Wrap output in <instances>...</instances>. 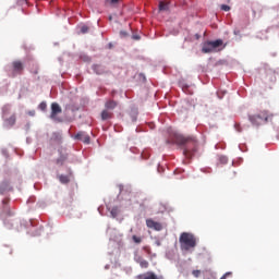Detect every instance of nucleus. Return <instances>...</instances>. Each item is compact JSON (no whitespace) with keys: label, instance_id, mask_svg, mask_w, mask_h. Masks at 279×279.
<instances>
[{"label":"nucleus","instance_id":"obj_1","mask_svg":"<svg viewBox=\"0 0 279 279\" xmlns=\"http://www.w3.org/2000/svg\"><path fill=\"white\" fill-rule=\"evenodd\" d=\"M173 143H175V145H179L180 147H183V154L187 158H190V156H193V154L197 151V147L199 145V143L197 142V137L193 135H174Z\"/></svg>","mask_w":279,"mask_h":279},{"label":"nucleus","instance_id":"obj_2","mask_svg":"<svg viewBox=\"0 0 279 279\" xmlns=\"http://www.w3.org/2000/svg\"><path fill=\"white\" fill-rule=\"evenodd\" d=\"M179 243L181 252H193L197 247V236L193 233L183 232L180 234Z\"/></svg>","mask_w":279,"mask_h":279},{"label":"nucleus","instance_id":"obj_3","mask_svg":"<svg viewBox=\"0 0 279 279\" xmlns=\"http://www.w3.org/2000/svg\"><path fill=\"white\" fill-rule=\"evenodd\" d=\"M248 121H251L252 125L258 128V125H260L262 123H267V121H269V114L267 113V111L251 114L248 116Z\"/></svg>","mask_w":279,"mask_h":279},{"label":"nucleus","instance_id":"obj_4","mask_svg":"<svg viewBox=\"0 0 279 279\" xmlns=\"http://www.w3.org/2000/svg\"><path fill=\"white\" fill-rule=\"evenodd\" d=\"M25 65L21 60H15L11 63V77H16V75H23Z\"/></svg>","mask_w":279,"mask_h":279},{"label":"nucleus","instance_id":"obj_5","mask_svg":"<svg viewBox=\"0 0 279 279\" xmlns=\"http://www.w3.org/2000/svg\"><path fill=\"white\" fill-rule=\"evenodd\" d=\"M74 138L76 141H82L83 143H85V145H89L90 144V135L86 134V132L81 131L78 132Z\"/></svg>","mask_w":279,"mask_h":279},{"label":"nucleus","instance_id":"obj_6","mask_svg":"<svg viewBox=\"0 0 279 279\" xmlns=\"http://www.w3.org/2000/svg\"><path fill=\"white\" fill-rule=\"evenodd\" d=\"M60 113H62V108L60 107V105H58V102H52L50 119L56 121V117H58V114Z\"/></svg>","mask_w":279,"mask_h":279},{"label":"nucleus","instance_id":"obj_7","mask_svg":"<svg viewBox=\"0 0 279 279\" xmlns=\"http://www.w3.org/2000/svg\"><path fill=\"white\" fill-rule=\"evenodd\" d=\"M146 226L147 228H150V230H156L157 232H160V230H162V223L154 221V219H147Z\"/></svg>","mask_w":279,"mask_h":279},{"label":"nucleus","instance_id":"obj_8","mask_svg":"<svg viewBox=\"0 0 279 279\" xmlns=\"http://www.w3.org/2000/svg\"><path fill=\"white\" fill-rule=\"evenodd\" d=\"M135 263L140 265L142 269H148L149 268V262H147L143 256L135 255L134 257Z\"/></svg>","mask_w":279,"mask_h":279},{"label":"nucleus","instance_id":"obj_9","mask_svg":"<svg viewBox=\"0 0 279 279\" xmlns=\"http://www.w3.org/2000/svg\"><path fill=\"white\" fill-rule=\"evenodd\" d=\"M62 143V135L60 133H52L50 136V145H60Z\"/></svg>","mask_w":279,"mask_h":279},{"label":"nucleus","instance_id":"obj_10","mask_svg":"<svg viewBox=\"0 0 279 279\" xmlns=\"http://www.w3.org/2000/svg\"><path fill=\"white\" fill-rule=\"evenodd\" d=\"M213 51H215V49L213 48L210 41H206L203 45L202 52L203 53H213Z\"/></svg>","mask_w":279,"mask_h":279},{"label":"nucleus","instance_id":"obj_11","mask_svg":"<svg viewBox=\"0 0 279 279\" xmlns=\"http://www.w3.org/2000/svg\"><path fill=\"white\" fill-rule=\"evenodd\" d=\"M100 117H101L102 121H108V119H112L113 113H112V111H109L108 109H105V110H102Z\"/></svg>","mask_w":279,"mask_h":279},{"label":"nucleus","instance_id":"obj_12","mask_svg":"<svg viewBox=\"0 0 279 279\" xmlns=\"http://www.w3.org/2000/svg\"><path fill=\"white\" fill-rule=\"evenodd\" d=\"M214 51H217V49H219V47H222L223 46V40L221 39H217V40H214V41H209Z\"/></svg>","mask_w":279,"mask_h":279},{"label":"nucleus","instance_id":"obj_13","mask_svg":"<svg viewBox=\"0 0 279 279\" xmlns=\"http://www.w3.org/2000/svg\"><path fill=\"white\" fill-rule=\"evenodd\" d=\"M117 106H118V102L114 100H107L105 104V108L107 110H114V108H117Z\"/></svg>","mask_w":279,"mask_h":279},{"label":"nucleus","instance_id":"obj_14","mask_svg":"<svg viewBox=\"0 0 279 279\" xmlns=\"http://www.w3.org/2000/svg\"><path fill=\"white\" fill-rule=\"evenodd\" d=\"M5 191H10V182H8V181H3L0 184V194L3 195V193H5Z\"/></svg>","mask_w":279,"mask_h":279},{"label":"nucleus","instance_id":"obj_15","mask_svg":"<svg viewBox=\"0 0 279 279\" xmlns=\"http://www.w3.org/2000/svg\"><path fill=\"white\" fill-rule=\"evenodd\" d=\"M4 121L9 128H12V125H14V123H16V116L13 114L10 118L5 119Z\"/></svg>","mask_w":279,"mask_h":279},{"label":"nucleus","instance_id":"obj_16","mask_svg":"<svg viewBox=\"0 0 279 279\" xmlns=\"http://www.w3.org/2000/svg\"><path fill=\"white\" fill-rule=\"evenodd\" d=\"M58 178L61 184H69V182H71L69 175L60 174Z\"/></svg>","mask_w":279,"mask_h":279},{"label":"nucleus","instance_id":"obj_17","mask_svg":"<svg viewBox=\"0 0 279 279\" xmlns=\"http://www.w3.org/2000/svg\"><path fill=\"white\" fill-rule=\"evenodd\" d=\"M93 71L97 74V75H102L104 73V68L101 65H94L93 66Z\"/></svg>","mask_w":279,"mask_h":279},{"label":"nucleus","instance_id":"obj_18","mask_svg":"<svg viewBox=\"0 0 279 279\" xmlns=\"http://www.w3.org/2000/svg\"><path fill=\"white\" fill-rule=\"evenodd\" d=\"M8 114H10V106H4L3 108H2V117H3V119H5V117H8Z\"/></svg>","mask_w":279,"mask_h":279},{"label":"nucleus","instance_id":"obj_19","mask_svg":"<svg viewBox=\"0 0 279 279\" xmlns=\"http://www.w3.org/2000/svg\"><path fill=\"white\" fill-rule=\"evenodd\" d=\"M110 213H111V217H113V219L119 217V207H112Z\"/></svg>","mask_w":279,"mask_h":279},{"label":"nucleus","instance_id":"obj_20","mask_svg":"<svg viewBox=\"0 0 279 279\" xmlns=\"http://www.w3.org/2000/svg\"><path fill=\"white\" fill-rule=\"evenodd\" d=\"M65 161H66V157L61 156L60 158L57 159L56 162H57V165L62 166V165H64Z\"/></svg>","mask_w":279,"mask_h":279},{"label":"nucleus","instance_id":"obj_21","mask_svg":"<svg viewBox=\"0 0 279 279\" xmlns=\"http://www.w3.org/2000/svg\"><path fill=\"white\" fill-rule=\"evenodd\" d=\"M132 240L134 241V243H143V239L141 236H137V235H133L132 236Z\"/></svg>","mask_w":279,"mask_h":279},{"label":"nucleus","instance_id":"obj_22","mask_svg":"<svg viewBox=\"0 0 279 279\" xmlns=\"http://www.w3.org/2000/svg\"><path fill=\"white\" fill-rule=\"evenodd\" d=\"M39 110H43V112H45V110H47V102H45V101L40 102Z\"/></svg>","mask_w":279,"mask_h":279},{"label":"nucleus","instance_id":"obj_23","mask_svg":"<svg viewBox=\"0 0 279 279\" xmlns=\"http://www.w3.org/2000/svg\"><path fill=\"white\" fill-rule=\"evenodd\" d=\"M220 10H223V12H230V5L221 4Z\"/></svg>","mask_w":279,"mask_h":279},{"label":"nucleus","instance_id":"obj_24","mask_svg":"<svg viewBox=\"0 0 279 279\" xmlns=\"http://www.w3.org/2000/svg\"><path fill=\"white\" fill-rule=\"evenodd\" d=\"M81 34H88V26L86 25L81 26Z\"/></svg>","mask_w":279,"mask_h":279},{"label":"nucleus","instance_id":"obj_25","mask_svg":"<svg viewBox=\"0 0 279 279\" xmlns=\"http://www.w3.org/2000/svg\"><path fill=\"white\" fill-rule=\"evenodd\" d=\"M106 3H109V5H117V3H119V0H106Z\"/></svg>","mask_w":279,"mask_h":279},{"label":"nucleus","instance_id":"obj_26","mask_svg":"<svg viewBox=\"0 0 279 279\" xmlns=\"http://www.w3.org/2000/svg\"><path fill=\"white\" fill-rule=\"evenodd\" d=\"M159 10H160V11L167 10V4H165V2H160V3H159Z\"/></svg>","mask_w":279,"mask_h":279},{"label":"nucleus","instance_id":"obj_27","mask_svg":"<svg viewBox=\"0 0 279 279\" xmlns=\"http://www.w3.org/2000/svg\"><path fill=\"white\" fill-rule=\"evenodd\" d=\"M193 276L195 277V278H199V276L202 275V271L201 270H193Z\"/></svg>","mask_w":279,"mask_h":279},{"label":"nucleus","instance_id":"obj_28","mask_svg":"<svg viewBox=\"0 0 279 279\" xmlns=\"http://www.w3.org/2000/svg\"><path fill=\"white\" fill-rule=\"evenodd\" d=\"M17 5H25L27 3V0H15Z\"/></svg>","mask_w":279,"mask_h":279},{"label":"nucleus","instance_id":"obj_29","mask_svg":"<svg viewBox=\"0 0 279 279\" xmlns=\"http://www.w3.org/2000/svg\"><path fill=\"white\" fill-rule=\"evenodd\" d=\"M220 162H222V165H227L228 163V157H220Z\"/></svg>","mask_w":279,"mask_h":279},{"label":"nucleus","instance_id":"obj_30","mask_svg":"<svg viewBox=\"0 0 279 279\" xmlns=\"http://www.w3.org/2000/svg\"><path fill=\"white\" fill-rule=\"evenodd\" d=\"M134 40H141V37L138 35L133 36Z\"/></svg>","mask_w":279,"mask_h":279},{"label":"nucleus","instance_id":"obj_31","mask_svg":"<svg viewBox=\"0 0 279 279\" xmlns=\"http://www.w3.org/2000/svg\"><path fill=\"white\" fill-rule=\"evenodd\" d=\"M120 34H121V36H128V32L121 31Z\"/></svg>","mask_w":279,"mask_h":279},{"label":"nucleus","instance_id":"obj_32","mask_svg":"<svg viewBox=\"0 0 279 279\" xmlns=\"http://www.w3.org/2000/svg\"><path fill=\"white\" fill-rule=\"evenodd\" d=\"M29 114H31L32 117H34V111H33V112H29Z\"/></svg>","mask_w":279,"mask_h":279},{"label":"nucleus","instance_id":"obj_33","mask_svg":"<svg viewBox=\"0 0 279 279\" xmlns=\"http://www.w3.org/2000/svg\"><path fill=\"white\" fill-rule=\"evenodd\" d=\"M109 20L112 21V16H110Z\"/></svg>","mask_w":279,"mask_h":279}]
</instances>
